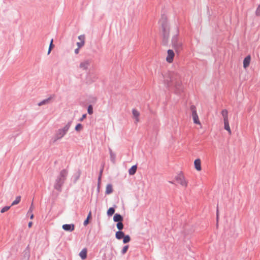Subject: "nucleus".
<instances>
[{
    "label": "nucleus",
    "mask_w": 260,
    "mask_h": 260,
    "mask_svg": "<svg viewBox=\"0 0 260 260\" xmlns=\"http://www.w3.org/2000/svg\"><path fill=\"white\" fill-rule=\"evenodd\" d=\"M164 81L168 87L174 86L177 93H180L183 91L180 76L178 74L175 72L169 73L168 76L165 78Z\"/></svg>",
    "instance_id": "nucleus-1"
},
{
    "label": "nucleus",
    "mask_w": 260,
    "mask_h": 260,
    "mask_svg": "<svg viewBox=\"0 0 260 260\" xmlns=\"http://www.w3.org/2000/svg\"><path fill=\"white\" fill-rule=\"evenodd\" d=\"M161 24L162 30V43L164 45H167L169 38V26L167 21V16L165 15H162L161 18L159 21Z\"/></svg>",
    "instance_id": "nucleus-2"
},
{
    "label": "nucleus",
    "mask_w": 260,
    "mask_h": 260,
    "mask_svg": "<svg viewBox=\"0 0 260 260\" xmlns=\"http://www.w3.org/2000/svg\"><path fill=\"white\" fill-rule=\"evenodd\" d=\"M68 172L66 169L60 172L59 175L56 177L54 184V188L59 192L62 191V187L67 179Z\"/></svg>",
    "instance_id": "nucleus-3"
},
{
    "label": "nucleus",
    "mask_w": 260,
    "mask_h": 260,
    "mask_svg": "<svg viewBox=\"0 0 260 260\" xmlns=\"http://www.w3.org/2000/svg\"><path fill=\"white\" fill-rule=\"evenodd\" d=\"M72 123V120L68 121L63 127L59 128L56 131L52 138V142L53 143H55L57 140H60L67 134L71 126Z\"/></svg>",
    "instance_id": "nucleus-4"
},
{
    "label": "nucleus",
    "mask_w": 260,
    "mask_h": 260,
    "mask_svg": "<svg viewBox=\"0 0 260 260\" xmlns=\"http://www.w3.org/2000/svg\"><path fill=\"white\" fill-rule=\"evenodd\" d=\"M172 43L176 51L179 52L180 51L182 48V44L179 41L177 35H175L172 37Z\"/></svg>",
    "instance_id": "nucleus-5"
},
{
    "label": "nucleus",
    "mask_w": 260,
    "mask_h": 260,
    "mask_svg": "<svg viewBox=\"0 0 260 260\" xmlns=\"http://www.w3.org/2000/svg\"><path fill=\"white\" fill-rule=\"evenodd\" d=\"M190 109L192 112V117L193 118V122L195 124H200L201 123L199 119V117L197 112L196 108L195 106L191 105L190 106Z\"/></svg>",
    "instance_id": "nucleus-6"
},
{
    "label": "nucleus",
    "mask_w": 260,
    "mask_h": 260,
    "mask_svg": "<svg viewBox=\"0 0 260 260\" xmlns=\"http://www.w3.org/2000/svg\"><path fill=\"white\" fill-rule=\"evenodd\" d=\"M175 179L178 183L180 184L182 186L186 187L187 185V182L185 179V178L182 174L180 173L175 177Z\"/></svg>",
    "instance_id": "nucleus-7"
},
{
    "label": "nucleus",
    "mask_w": 260,
    "mask_h": 260,
    "mask_svg": "<svg viewBox=\"0 0 260 260\" xmlns=\"http://www.w3.org/2000/svg\"><path fill=\"white\" fill-rule=\"evenodd\" d=\"M91 63V60L86 59L80 62L79 68L83 70H86L88 69Z\"/></svg>",
    "instance_id": "nucleus-8"
},
{
    "label": "nucleus",
    "mask_w": 260,
    "mask_h": 260,
    "mask_svg": "<svg viewBox=\"0 0 260 260\" xmlns=\"http://www.w3.org/2000/svg\"><path fill=\"white\" fill-rule=\"evenodd\" d=\"M167 53H168V55L166 57V60L168 62L171 63L173 61V59H174V55H175L174 52L172 50L169 49L168 50Z\"/></svg>",
    "instance_id": "nucleus-9"
},
{
    "label": "nucleus",
    "mask_w": 260,
    "mask_h": 260,
    "mask_svg": "<svg viewBox=\"0 0 260 260\" xmlns=\"http://www.w3.org/2000/svg\"><path fill=\"white\" fill-rule=\"evenodd\" d=\"M62 229L68 232H72L75 229V225L74 224H64L62 225Z\"/></svg>",
    "instance_id": "nucleus-10"
},
{
    "label": "nucleus",
    "mask_w": 260,
    "mask_h": 260,
    "mask_svg": "<svg viewBox=\"0 0 260 260\" xmlns=\"http://www.w3.org/2000/svg\"><path fill=\"white\" fill-rule=\"evenodd\" d=\"M250 60L251 57L250 55H247L244 58L243 60V68L244 69L247 68L249 66Z\"/></svg>",
    "instance_id": "nucleus-11"
},
{
    "label": "nucleus",
    "mask_w": 260,
    "mask_h": 260,
    "mask_svg": "<svg viewBox=\"0 0 260 260\" xmlns=\"http://www.w3.org/2000/svg\"><path fill=\"white\" fill-rule=\"evenodd\" d=\"M81 171L78 170L72 176V179L74 183H76L81 175Z\"/></svg>",
    "instance_id": "nucleus-12"
},
{
    "label": "nucleus",
    "mask_w": 260,
    "mask_h": 260,
    "mask_svg": "<svg viewBox=\"0 0 260 260\" xmlns=\"http://www.w3.org/2000/svg\"><path fill=\"white\" fill-rule=\"evenodd\" d=\"M123 218L122 215L116 213L113 217V220L114 222H122Z\"/></svg>",
    "instance_id": "nucleus-13"
},
{
    "label": "nucleus",
    "mask_w": 260,
    "mask_h": 260,
    "mask_svg": "<svg viewBox=\"0 0 260 260\" xmlns=\"http://www.w3.org/2000/svg\"><path fill=\"white\" fill-rule=\"evenodd\" d=\"M194 165L197 171H201L202 169L201 168V160L199 158L196 159L194 161Z\"/></svg>",
    "instance_id": "nucleus-14"
},
{
    "label": "nucleus",
    "mask_w": 260,
    "mask_h": 260,
    "mask_svg": "<svg viewBox=\"0 0 260 260\" xmlns=\"http://www.w3.org/2000/svg\"><path fill=\"white\" fill-rule=\"evenodd\" d=\"M132 113L134 117L135 118L136 121L135 122L137 123L139 121V117L140 115V113L138 111H137L135 109H133L132 110Z\"/></svg>",
    "instance_id": "nucleus-15"
},
{
    "label": "nucleus",
    "mask_w": 260,
    "mask_h": 260,
    "mask_svg": "<svg viewBox=\"0 0 260 260\" xmlns=\"http://www.w3.org/2000/svg\"><path fill=\"white\" fill-rule=\"evenodd\" d=\"M52 99V96H51L49 97L48 98L45 99V100H43L42 101L40 102V103H39L38 104V105L39 106H41L44 105L48 104L50 103V102Z\"/></svg>",
    "instance_id": "nucleus-16"
},
{
    "label": "nucleus",
    "mask_w": 260,
    "mask_h": 260,
    "mask_svg": "<svg viewBox=\"0 0 260 260\" xmlns=\"http://www.w3.org/2000/svg\"><path fill=\"white\" fill-rule=\"evenodd\" d=\"M87 249L83 248L79 253V255L82 259L84 260L87 257Z\"/></svg>",
    "instance_id": "nucleus-17"
},
{
    "label": "nucleus",
    "mask_w": 260,
    "mask_h": 260,
    "mask_svg": "<svg viewBox=\"0 0 260 260\" xmlns=\"http://www.w3.org/2000/svg\"><path fill=\"white\" fill-rule=\"evenodd\" d=\"M124 235H124L123 232H122L121 231H118L116 232L115 237L118 240H121L123 238Z\"/></svg>",
    "instance_id": "nucleus-18"
},
{
    "label": "nucleus",
    "mask_w": 260,
    "mask_h": 260,
    "mask_svg": "<svg viewBox=\"0 0 260 260\" xmlns=\"http://www.w3.org/2000/svg\"><path fill=\"white\" fill-rule=\"evenodd\" d=\"M109 150L110 156V160L113 163H115L116 159V154L113 152L112 149L110 148H109Z\"/></svg>",
    "instance_id": "nucleus-19"
},
{
    "label": "nucleus",
    "mask_w": 260,
    "mask_h": 260,
    "mask_svg": "<svg viewBox=\"0 0 260 260\" xmlns=\"http://www.w3.org/2000/svg\"><path fill=\"white\" fill-rule=\"evenodd\" d=\"M137 169V165H134L129 170H128V173L130 175H134Z\"/></svg>",
    "instance_id": "nucleus-20"
},
{
    "label": "nucleus",
    "mask_w": 260,
    "mask_h": 260,
    "mask_svg": "<svg viewBox=\"0 0 260 260\" xmlns=\"http://www.w3.org/2000/svg\"><path fill=\"white\" fill-rule=\"evenodd\" d=\"M113 192V187H112V184H108L107 186H106V194H109L110 193H111L112 192Z\"/></svg>",
    "instance_id": "nucleus-21"
},
{
    "label": "nucleus",
    "mask_w": 260,
    "mask_h": 260,
    "mask_svg": "<svg viewBox=\"0 0 260 260\" xmlns=\"http://www.w3.org/2000/svg\"><path fill=\"white\" fill-rule=\"evenodd\" d=\"M221 114L223 118V121H229L228 120V112L226 109H224L221 111Z\"/></svg>",
    "instance_id": "nucleus-22"
},
{
    "label": "nucleus",
    "mask_w": 260,
    "mask_h": 260,
    "mask_svg": "<svg viewBox=\"0 0 260 260\" xmlns=\"http://www.w3.org/2000/svg\"><path fill=\"white\" fill-rule=\"evenodd\" d=\"M224 128L225 130H226L229 134H231V131L230 129L229 121H224Z\"/></svg>",
    "instance_id": "nucleus-23"
},
{
    "label": "nucleus",
    "mask_w": 260,
    "mask_h": 260,
    "mask_svg": "<svg viewBox=\"0 0 260 260\" xmlns=\"http://www.w3.org/2000/svg\"><path fill=\"white\" fill-rule=\"evenodd\" d=\"M123 239V243L126 244L128 243L131 241V237L129 235H124Z\"/></svg>",
    "instance_id": "nucleus-24"
},
{
    "label": "nucleus",
    "mask_w": 260,
    "mask_h": 260,
    "mask_svg": "<svg viewBox=\"0 0 260 260\" xmlns=\"http://www.w3.org/2000/svg\"><path fill=\"white\" fill-rule=\"evenodd\" d=\"M115 212V209L113 207H110L107 211V214L108 216H112Z\"/></svg>",
    "instance_id": "nucleus-25"
},
{
    "label": "nucleus",
    "mask_w": 260,
    "mask_h": 260,
    "mask_svg": "<svg viewBox=\"0 0 260 260\" xmlns=\"http://www.w3.org/2000/svg\"><path fill=\"white\" fill-rule=\"evenodd\" d=\"M21 200V197L20 196H17L16 198V199L12 202L11 206H14L15 205L18 204Z\"/></svg>",
    "instance_id": "nucleus-26"
},
{
    "label": "nucleus",
    "mask_w": 260,
    "mask_h": 260,
    "mask_svg": "<svg viewBox=\"0 0 260 260\" xmlns=\"http://www.w3.org/2000/svg\"><path fill=\"white\" fill-rule=\"evenodd\" d=\"M117 228L119 230V231H121L123 229V224L122 222H117L116 224Z\"/></svg>",
    "instance_id": "nucleus-27"
},
{
    "label": "nucleus",
    "mask_w": 260,
    "mask_h": 260,
    "mask_svg": "<svg viewBox=\"0 0 260 260\" xmlns=\"http://www.w3.org/2000/svg\"><path fill=\"white\" fill-rule=\"evenodd\" d=\"M83 128V126L81 123H78L75 126V129L77 132H79Z\"/></svg>",
    "instance_id": "nucleus-28"
},
{
    "label": "nucleus",
    "mask_w": 260,
    "mask_h": 260,
    "mask_svg": "<svg viewBox=\"0 0 260 260\" xmlns=\"http://www.w3.org/2000/svg\"><path fill=\"white\" fill-rule=\"evenodd\" d=\"M87 112L89 114H92L93 113V107L91 105H89L88 106Z\"/></svg>",
    "instance_id": "nucleus-29"
},
{
    "label": "nucleus",
    "mask_w": 260,
    "mask_h": 260,
    "mask_svg": "<svg viewBox=\"0 0 260 260\" xmlns=\"http://www.w3.org/2000/svg\"><path fill=\"white\" fill-rule=\"evenodd\" d=\"M128 245H125V246H124L123 247V248H122V250H121V253H122V254H125V253L127 252V250H128Z\"/></svg>",
    "instance_id": "nucleus-30"
},
{
    "label": "nucleus",
    "mask_w": 260,
    "mask_h": 260,
    "mask_svg": "<svg viewBox=\"0 0 260 260\" xmlns=\"http://www.w3.org/2000/svg\"><path fill=\"white\" fill-rule=\"evenodd\" d=\"M10 207H11V206H5V207H4V208H3L1 209V212L3 213L7 211L10 208Z\"/></svg>",
    "instance_id": "nucleus-31"
},
{
    "label": "nucleus",
    "mask_w": 260,
    "mask_h": 260,
    "mask_svg": "<svg viewBox=\"0 0 260 260\" xmlns=\"http://www.w3.org/2000/svg\"><path fill=\"white\" fill-rule=\"evenodd\" d=\"M84 43H85V42L84 40H82V41H81L80 42H77V45L78 46V48H81L82 46H84Z\"/></svg>",
    "instance_id": "nucleus-32"
},
{
    "label": "nucleus",
    "mask_w": 260,
    "mask_h": 260,
    "mask_svg": "<svg viewBox=\"0 0 260 260\" xmlns=\"http://www.w3.org/2000/svg\"><path fill=\"white\" fill-rule=\"evenodd\" d=\"M53 47V39H52L51 41L50 45H49V49H48V54H49L50 53L51 50Z\"/></svg>",
    "instance_id": "nucleus-33"
},
{
    "label": "nucleus",
    "mask_w": 260,
    "mask_h": 260,
    "mask_svg": "<svg viewBox=\"0 0 260 260\" xmlns=\"http://www.w3.org/2000/svg\"><path fill=\"white\" fill-rule=\"evenodd\" d=\"M102 172H103V170H101L100 171V176L98 177V188H99V186H100V181H101V177H102Z\"/></svg>",
    "instance_id": "nucleus-34"
},
{
    "label": "nucleus",
    "mask_w": 260,
    "mask_h": 260,
    "mask_svg": "<svg viewBox=\"0 0 260 260\" xmlns=\"http://www.w3.org/2000/svg\"><path fill=\"white\" fill-rule=\"evenodd\" d=\"M255 15L257 16H260V5L258 6L255 11Z\"/></svg>",
    "instance_id": "nucleus-35"
},
{
    "label": "nucleus",
    "mask_w": 260,
    "mask_h": 260,
    "mask_svg": "<svg viewBox=\"0 0 260 260\" xmlns=\"http://www.w3.org/2000/svg\"><path fill=\"white\" fill-rule=\"evenodd\" d=\"M78 39L80 40L81 41H82V40L84 41L85 37L84 35H80L78 37Z\"/></svg>",
    "instance_id": "nucleus-36"
},
{
    "label": "nucleus",
    "mask_w": 260,
    "mask_h": 260,
    "mask_svg": "<svg viewBox=\"0 0 260 260\" xmlns=\"http://www.w3.org/2000/svg\"><path fill=\"white\" fill-rule=\"evenodd\" d=\"M89 220L88 219H86L83 222V225L86 226L89 223Z\"/></svg>",
    "instance_id": "nucleus-37"
},
{
    "label": "nucleus",
    "mask_w": 260,
    "mask_h": 260,
    "mask_svg": "<svg viewBox=\"0 0 260 260\" xmlns=\"http://www.w3.org/2000/svg\"><path fill=\"white\" fill-rule=\"evenodd\" d=\"M86 117V114H84L82 115V117L80 118L79 121H82L84 119H85Z\"/></svg>",
    "instance_id": "nucleus-38"
},
{
    "label": "nucleus",
    "mask_w": 260,
    "mask_h": 260,
    "mask_svg": "<svg viewBox=\"0 0 260 260\" xmlns=\"http://www.w3.org/2000/svg\"><path fill=\"white\" fill-rule=\"evenodd\" d=\"M32 209H33V204L32 203L31 205V206L30 207V208L28 211V214L30 212H32Z\"/></svg>",
    "instance_id": "nucleus-39"
},
{
    "label": "nucleus",
    "mask_w": 260,
    "mask_h": 260,
    "mask_svg": "<svg viewBox=\"0 0 260 260\" xmlns=\"http://www.w3.org/2000/svg\"><path fill=\"white\" fill-rule=\"evenodd\" d=\"M91 217V212L90 211L87 215V217L86 218V219H88V220H89Z\"/></svg>",
    "instance_id": "nucleus-40"
},
{
    "label": "nucleus",
    "mask_w": 260,
    "mask_h": 260,
    "mask_svg": "<svg viewBox=\"0 0 260 260\" xmlns=\"http://www.w3.org/2000/svg\"><path fill=\"white\" fill-rule=\"evenodd\" d=\"M112 253H111L110 254L108 255V257L106 258V259L107 260H112Z\"/></svg>",
    "instance_id": "nucleus-41"
},
{
    "label": "nucleus",
    "mask_w": 260,
    "mask_h": 260,
    "mask_svg": "<svg viewBox=\"0 0 260 260\" xmlns=\"http://www.w3.org/2000/svg\"><path fill=\"white\" fill-rule=\"evenodd\" d=\"M79 48H76L75 50V53L76 54H77L79 53Z\"/></svg>",
    "instance_id": "nucleus-42"
},
{
    "label": "nucleus",
    "mask_w": 260,
    "mask_h": 260,
    "mask_svg": "<svg viewBox=\"0 0 260 260\" xmlns=\"http://www.w3.org/2000/svg\"><path fill=\"white\" fill-rule=\"evenodd\" d=\"M216 218H217V220H218V209H217V212H216Z\"/></svg>",
    "instance_id": "nucleus-43"
},
{
    "label": "nucleus",
    "mask_w": 260,
    "mask_h": 260,
    "mask_svg": "<svg viewBox=\"0 0 260 260\" xmlns=\"http://www.w3.org/2000/svg\"><path fill=\"white\" fill-rule=\"evenodd\" d=\"M32 222L31 221L29 222L28 224V226L29 228H30L32 226Z\"/></svg>",
    "instance_id": "nucleus-44"
},
{
    "label": "nucleus",
    "mask_w": 260,
    "mask_h": 260,
    "mask_svg": "<svg viewBox=\"0 0 260 260\" xmlns=\"http://www.w3.org/2000/svg\"><path fill=\"white\" fill-rule=\"evenodd\" d=\"M34 218V215L33 214H31L30 216V219H32Z\"/></svg>",
    "instance_id": "nucleus-45"
},
{
    "label": "nucleus",
    "mask_w": 260,
    "mask_h": 260,
    "mask_svg": "<svg viewBox=\"0 0 260 260\" xmlns=\"http://www.w3.org/2000/svg\"><path fill=\"white\" fill-rule=\"evenodd\" d=\"M49 260H51V259H49Z\"/></svg>",
    "instance_id": "nucleus-46"
}]
</instances>
